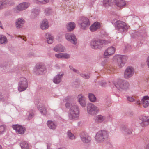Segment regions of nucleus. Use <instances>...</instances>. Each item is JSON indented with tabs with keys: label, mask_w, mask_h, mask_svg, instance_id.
Returning <instances> with one entry per match:
<instances>
[{
	"label": "nucleus",
	"mask_w": 149,
	"mask_h": 149,
	"mask_svg": "<svg viewBox=\"0 0 149 149\" xmlns=\"http://www.w3.org/2000/svg\"><path fill=\"white\" fill-rule=\"evenodd\" d=\"M65 37V38L71 43L75 45L77 43V39L74 34L71 33H66Z\"/></svg>",
	"instance_id": "4468645a"
},
{
	"label": "nucleus",
	"mask_w": 149,
	"mask_h": 149,
	"mask_svg": "<svg viewBox=\"0 0 149 149\" xmlns=\"http://www.w3.org/2000/svg\"><path fill=\"white\" fill-rule=\"evenodd\" d=\"M137 104H140V103L139 102L137 101Z\"/></svg>",
	"instance_id": "0e129e2a"
},
{
	"label": "nucleus",
	"mask_w": 149,
	"mask_h": 149,
	"mask_svg": "<svg viewBox=\"0 0 149 149\" xmlns=\"http://www.w3.org/2000/svg\"><path fill=\"white\" fill-rule=\"evenodd\" d=\"M0 149H2V146L0 145Z\"/></svg>",
	"instance_id": "e2e57ef3"
},
{
	"label": "nucleus",
	"mask_w": 149,
	"mask_h": 149,
	"mask_svg": "<svg viewBox=\"0 0 149 149\" xmlns=\"http://www.w3.org/2000/svg\"><path fill=\"white\" fill-rule=\"evenodd\" d=\"M80 136L82 142L86 143L90 142L91 138L88 134L84 132H82L80 134Z\"/></svg>",
	"instance_id": "ddd939ff"
},
{
	"label": "nucleus",
	"mask_w": 149,
	"mask_h": 149,
	"mask_svg": "<svg viewBox=\"0 0 149 149\" xmlns=\"http://www.w3.org/2000/svg\"><path fill=\"white\" fill-rule=\"evenodd\" d=\"M6 130L5 126L1 125L0 126V134H2Z\"/></svg>",
	"instance_id": "ea45409f"
},
{
	"label": "nucleus",
	"mask_w": 149,
	"mask_h": 149,
	"mask_svg": "<svg viewBox=\"0 0 149 149\" xmlns=\"http://www.w3.org/2000/svg\"><path fill=\"white\" fill-rule=\"evenodd\" d=\"M146 36V33L144 32H136L133 34V35H132V36L134 38H137L139 37L140 38H142V39H145Z\"/></svg>",
	"instance_id": "a211bd4d"
},
{
	"label": "nucleus",
	"mask_w": 149,
	"mask_h": 149,
	"mask_svg": "<svg viewBox=\"0 0 149 149\" xmlns=\"http://www.w3.org/2000/svg\"><path fill=\"white\" fill-rule=\"evenodd\" d=\"M139 123L143 127H145L149 125V116H141L139 118Z\"/></svg>",
	"instance_id": "f8f14e48"
},
{
	"label": "nucleus",
	"mask_w": 149,
	"mask_h": 149,
	"mask_svg": "<svg viewBox=\"0 0 149 149\" xmlns=\"http://www.w3.org/2000/svg\"><path fill=\"white\" fill-rule=\"evenodd\" d=\"M45 12L46 13V15H48L51 12V10H49L48 9H46L45 10Z\"/></svg>",
	"instance_id": "8fccbe9b"
},
{
	"label": "nucleus",
	"mask_w": 149,
	"mask_h": 149,
	"mask_svg": "<svg viewBox=\"0 0 149 149\" xmlns=\"http://www.w3.org/2000/svg\"><path fill=\"white\" fill-rule=\"evenodd\" d=\"M3 8H6L9 6H12L14 5V2L9 1H2Z\"/></svg>",
	"instance_id": "c85d7f7f"
},
{
	"label": "nucleus",
	"mask_w": 149,
	"mask_h": 149,
	"mask_svg": "<svg viewBox=\"0 0 149 149\" xmlns=\"http://www.w3.org/2000/svg\"><path fill=\"white\" fill-rule=\"evenodd\" d=\"M80 75L81 77L85 79H88L90 78V73L88 74H81Z\"/></svg>",
	"instance_id": "a19ab883"
},
{
	"label": "nucleus",
	"mask_w": 149,
	"mask_h": 149,
	"mask_svg": "<svg viewBox=\"0 0 149 149\" xmlns=\"http://www.w3.org/2000/svg\"><path fill=\"white\" fill-rule=\"evenodd\" d=\"M33 1L35 3L38 4L39 3L45 4L49 2V0H33Z\"/></svg>",
	"instance_id": "58836bf2"
},
{
	"label": "nucleus",
	"mask_w": 149,
	"mask_h": 149,
	"mask_svg": "<svg viewBox=\"0 0 149 149\" xmlns=\"http://www.w3.org/2000/svg\"><path fill=\"white\" fill-rule=\"evenodd\" d=\"M56 57L58 58H62V53L56 54L55 55Z\"/></svg>",
	"instance_id": "de8ad7c7"
},
{
	"label": "nucleus",
	"mask_w": 149,
	"mask_h": 149,
	"mask_svg": "<svg viewBox=\"0 0 149 149\" xmlns=\"http://www.w3.org/2000/svg\"><path fill=\"white\" fill-rule=\"evenodd\" d=\"M115 48L113 47H111L108 48L106 50L104 53V57L105 58L108 57L109 56H110L115 53Z\"/></svg>",
	"instance_id": "dca6fc26"
},
{
	"label": "nucleus",
	"mask_w": 149,
	"mask_h": 149,
	"mask_svg": "<svg viewBox=\"0 0 149 149\" xmlns=\"http://www.w3.org/2000/svg\"><path fill=\"white\" fill-rule=\"evenodd\" d=\"M20 145L22 149H29V146L28 143L25 141H22Z\"/></svg>",
	"instance_id": "c9c22d12"
},
{
	"label": "nucleus",
	"mask_w": 149,
	"mask_h": 149,
	"mask_svg": "<svg viewBox=\"0 0 149 149\" xmlns=\"http://www.w3.org/2000/svg\"><path fill=\"white\" fill-rule=\"evenodd\" d=\"M141 102L144 107H148L149 106V97L147 96H144L141 99Z\"/></svg>",
	"instance_id": "5701e85b"
},
{
	"label": "nucleus",
	"mask_w": 149,
	"mask_h": 149,
	"mask_svg": "<svg viewBox=\"0 0 149 149\" xmlns=\"http://www.w3.org/2000/svg\"><path fill=\"white\" fill-rule=\"evenodd\" d=\"M25 38H23V40L25 41H26V40H25Z\"/></svg>",
	"instance_id": "680f3d73"
},
{
	"label": "nucleus",
	"mask_w": 149,
	"mask_h": 149,
	"mask_svg": "<svg viewBox=\"0 0 149 149\" xmlns=\"http://www.w3.org/2000/svg\"><path fill=\"white\" fill-rule=\"evenodd\" d=\"M116 29L121 33L127 31L128 28V26L123 22L120 20L117 21L115 23Z\"/></svg>",
	"instance_id": "39448f33"
},
{
	"label": "nucleus",
	"mask_w": 149,
	"mask_h": 149,
	"mask_svg": "<svg viewBox=\"0 0 149 149\" xmlns=\"http://www.w3.org/2000/svg\"><path fill=\"white\" fill-rule=\"evenodd\" d=\"M48 22L46 19H44L42 22L40 27L42 30H45L48 28L49 27Z\"/></svg>",
	"instance_id": "cd10ccee"
},
{
	"label": "nucleus",
	"mask_w": 149,
	"mask_h": 149,
	"mask_svg": "<svg viewBox=\"0 0 149 149\" xmlns=\"http://www.w3.org/2000/svg\"><path fill=\"white\" fill-rule=\"evenodd\" d=\"M62 58L68 59L70 57V55L68 54L64 53H62Z\"/></svg>",
	"instance_id": "37998d69"
},
{
	"label": "nucleus",
	"mask_w": 149,
	"mask_h": 149,
	"mask_svg": "<svg viewBox=\"0 0 149 149\" xmlns=\"http://www.w3.org/2000/svg\"><path fill=\"white\" fill-rule=\"evenodd\" d=\"M78 98V101L80 105L83 107H85L86 103L85 97L81 95H79Z\"/></svg>",
	"instance_id": "aec40b11"
},
{
	"label": "nucleus",
	"mask_w": 149,
	"mask_h": 149,
	"mask_svg": "<svg viewBox=\"0 0 149 149\" xmlns=\"http://www.w3.org/2000/svg\"><path fill=\"white\" fill-rule=\"evenodd\" d=\"M75 24L73 22H71L67 25V28L68 31H72L75 28Z\"/></svg>",
	"instance_id": "7c9ffc66"
},
{
	"label": "nucleus",
	"mask_w": 149,
	"mask_h": 149,
	"mask_svg": "<svg viewBox=\"0 0 149 149\" xmlns=\"http://www.w3.org/2000/svg\"><path fill=\"white\" fill-rule=\"evenodd\" d=\"M64 49L65 47L61 44L57 45L54 48V50L58 52H64Z\"/></svg>",
	"instance_id": "bb28decb"
},
{
	"label": "nucleus",
	"mask_w": 149,
	"mask_h": 149,
	"mask_svg": "<svg viewBox=\"0 0 149 149\" xmlns=\"http://www.w3.org/2000/svg\"><path fill=\"white\" fill-rule=\"evenodd\" d=\"M106 43L104 40L99 39H93L90 43L91 47L94 49H100L103 46V45Z\"/></svg>",
	"instance_id": "f03ea898"
},
{
	"label": "nucleus",
	"mask_w": 149,
	"mask_h": 149,
	"mask_svg": "<svg viewBox=\"0 0 149 149\" xmlns=\"http://www.w3.org/2000/svg\"><path fill=\"white\" fill-rule=\"evenodd\" d=\"M0 135H1V134H0Z\"/></svg>",
	"instance_id": "69168bd1"
},
{
	"label": "nucleus",
	"mask_w": 149,
	"mask_h": 149,
	"mask_svg": "<svg viewBox=\"0 0 149 149\" xmlns=\"http://www.w3.org/2000/svg\"><path fill=\"white\" fill-rule=\"evenodd\" d=\"M114 1L116 5L120 7L124 6L126 4L124 0H114Z\"/></svg>",
	"instance_id": "2f4dec72"
},
{
	"label": "nucleus",
	"mask_w": 149,
	"mask_h": 149,
	"mask_svg": "<svg viewBox=\"0 0 149 149\" xmlns=\"http://www.w3.org/2000/svg\"><path fill=\"white\" fill-rule=\"evenodd\" d=\"M69 67L70 70H72L73 72H75L77 73H79L80 72L79 71L74 68L72 66L70 65Z\"/></svg>",
	"instance_id": "c03bdc74"
},
{
	"label": "nucleus",
	"mask_w": 149,
	"mask_h": 149,
	"mask_svg": "<svg viewBox=\"0 0 149 149\" xmlns=\"http://www.w3.org/2000/svg\"><path fill=\"white\" fill-rule=\"evenodd\" d=\"M46 70L45 65L41 63H37L35 66L34 71L37 75H42L44 74Z\"/></svg>",
	"instance_id": "9d476101"
},
{
	"label": "nucleus",
	"mask_w": 149,
	"mask_h": 149,
	"mask_svg": "<svg viewBox=\"0 0 149 149\" xmlns=\"http://www.w3.org/2000/svg\"><path fill=\"white\" fill-rule=\"evenodd\" d=\"M118 89L126 90L129 89L130 84L129 82L125 80H120L115 85Z\"/></svg>",
	"instance_id": "0eeeda50"
},
{
	"label": "nucleus",
	"mask_w": 149,
	"mask_h": 149,
	"mask_svg": "<svg viewBox=\"0 0 149 149\" xmlns=\"http://www.w3.org/2000/svg\"><path fill=\"white\" fill-rule=\"evenodd\" d=\"M2 26L1 24V22H0V27L2 28Z\"/></svg>",
	"instance_id": "052dcab7"
},
{
	"label": "nucleus",
	"mask_w": 149,
	"mask_h": 149,
	"mask_svg": "<svg viewBox=\"0 0 149 149\" xmlns=\"http://www.w3.org/2000/svg\"><path fill=\"white\" fill-rule=\"evenodd\" d=\"M47 124L48 127L52 130L56 129L57 125V124L56 122L50 120L47 121Z\"/></svg>",
	"instance_id": "412c9836"
},
{
	"label": "nucleus",
	"mask_w": 149,
	"mask_h": 149,
	"mask_svg": "<svg viewBox=\"0 0 149 149\" xmlns=\"http://www.w3.org/2000/svg\"><path fill=\"white\" fill-rule=\"evenodd\" d=\"M123 130L124 131V133L126 135H130L132 133V130L129 128L125 127Z\"/></svg>",
	"instance_id": "e433bc0d"
},
{
	"label": "nucleus",
	"mask_w": 149,
	"mask_h": 149,
	"mask_svg": "<svg viewBox=\"0 0 149 149\" xmlns=\"http://www.w3.org/2000/svg\"><path fill=\"white\" fill-rule=\"evenodd\" d=\"M40 11L38 9H33L32 11L31 15V17L32 18H35L36 17L39 13Z\"/></svg>",
	"instance_id": "473e14b6"
},
{
	"label": "nucleus",
	"mask_w": 149,
	"mask_h": 149,
	"mask_svg": "<svg viewBox=\"0 0 149 149\" xmlns=\"http://www.w3.org/2000/svg\"><path fill=\"white\" fill-rule=\"evenodd\" d=\"M78 23L81 26V28L83 29H85L90 24L88 19L85 17H80L78 21Z\"/></svg>",
	"instance_id": "6e6552de"
},
{
	"label": "nucleus",
	"mask_w": 149,
	"mask_h": 149,
	"mask_svg": "<svg viewBox=\"0 0 149 149\" xmlns=\"http://www.w3.org/2000/svg\"><path fill=\"white\" fill-rule=\"evenodd\" d=\"M65 106L67 108L70 109L69 115L70 119H74L79 116V109L77 105L67 102L65 104Z\"/></svg>",
	"instance_id": "f257e3e1"
},
{
	"label": "nucleus",
	"mask_w": 149,
	"mask_h": 149,
	"mask_svg": "<svg viewBox=\"0 0 149 149\" xmlns=\"http://www.w3.org/2000/svg\"><path fill=\"white\" fill-rule=\"evenodd\" d=\"M88 97L90 101L94 102L96 100V98L95 95L92 93H89L88 94Z\"/></svg>",
	"instance_id": "72a5a7b5"
},
{
	"label": "nucleus",
	"mask_w": 149,
	"mask_h": 149,
	"mask_svg": "<svg viewBox=\"0 0 149 149\" xmlns=\"http://www.w3.org/2000/svg\"><path fill=\"white\" fill-rule=\"evenodd\" d=\"M29 57H31L32 56H34V54L33 53H29L28 55Z\"/></svg>",
	"instance_id": "603ef678"
},
{
	"label": "nucleus",
	"mask_w": 149,
	"mask_h": 149,
	"mask_svg": "<svg viewBox=\"0 0 149 149\" xmlns=\"http://www.w3.org/2000/svg\"><path fill=\"white\" fill-rule=\"evenodd\" d=\"M99 85L102 87H105L106 85V83L104 81H102L98 82Z\"/></svg>",
	"instance_id": "a18cd8bd"
},
{
	"label": "nucleus",
	"mask_w": 149,
	"mask_h": 149,
	"mask_svg": "<svg viewBox=\"0 0 149 149\" xmlns=\"http://www.w3.org/2000/svg\"><path fill=\"white\" fill-rule=\"evenodd\" d=\"M28 87V82L27 79L24 77H21L19 79L18 83V90L22 92L25 90Z\"/></svg>",
	"instance_id": "423d86ee"
},
{
	"label": "nucleus",
	"mask_w": 149,
	"mask_h": 149,
	"mask_svg": "<svg viewBox=\"0 0 149 149\" xmlns=\"http://www.w3.org/2000/svg\"><path fill=\"white\" fill-rule=\"evenodd\" d=\"M58 149H66L64 148H58Z\"/></svg>",
	"instance_id": "bf43d9fd"
},
{
	"label": "nucleus",
	"mask_w": 149,
	"mask_h": 149,
	"mask_svg": "<svg viewBox=\"0 0 149 149\" xmlns=\"http://www.w3.org/2000/svg\"><path fill=\"white\" fill-rule=\"evenodd\" d=\"M100 26V25L99 22H95L90 26V30L91 31L94 32L99 29Z\"/></svg>",
	"instance_id": "4be33fe9"
},
{
	"label": "nucleus",
	"mask_w": 149,
	"mask_h": 149,
	"mask_svg": "<svg viewBox=\"0 0 149 149\" xmlns=\"http://www.w3.org/2000/svg\"><path fill=\"white\" fill-rule=\"evenodd\" d=\"M134 69L133 68L130 66L128 67L124 72V78L128 79L131 77L134 74Z\"/></svg>",
	"instance_id": "9b49d317"
},
{
	"label": "nucleus",
	"mask_w": 149,
	"mask_h": 149,
	"mask_svg": "<svg viewBox=\"0 0 149 149\" xmlns=\"http://www.w3.org/2000/svg\"><path fill=\"white\" fill-rule=\"evenodd\" d=\"M47 149H50V146H49V145L48 144H47Z\"/></svg>",
	"instance_id": "4d7b16f0"
},
{
	"label": "nucleus",
	"mask_w": 149,
	"mask_h": 149,
	"mask_svg": "<svg viewBox=\"0 0 149 149\" xmlns=\"http://www.w3.org/2000/svg\"><path fill=\"white\" fill-rule=\"evenodd\" d=\"M103 3L105 7L110 5L109 0H103Z\"/></svg>",
	"instance_id": "79ce46f5"
},
{
	"label": "nucleus",
	"mask_w": 149,
	"mask_h": 149,
	"mask_svg": "<svg viewBox=\"0 0 149 149\" xmlns=\"http://www.w3.org/2000/svg\"><path fill=\"white\" fill-rule=\"evenodd\" d=\"M29 3L24 2L19 4L16 7L17 9L19 11H22L26 9L29 6Z\"/></svg>",
	"instance_id": "f3484780"
},
{
	"label": "nucleus",
	"mask_w": 149,
	"mask_h": 149,
	"mask_svg": "<svg viewBox=\"0 0 149 149\" xmlns=\"http://www.w3.org/2000/svg\"><path fill=\"white\" fill-rule=\"evenodd\" d=\"M128 100L131 102H132L135 101L134 99L132 97H127Z\"/></svg>",
	"instance_id": "49530a36"
},
{
	"label": "nucleus",
	"mask_w": 149,
	"mask_h": 149,
	"mask_svg": "<svg viewBox=\"0 0 149 149\" xmlns=\"http://www.w3.org/2000/svg\"><path fill=\"white\" fill-rule=\"evenodd\" d=\"M108 138V133L105 130H101L96 134L95 140L98 142L101 143L106 140Z\"/></svg>",
	"instance_id": "7ed1b4c3"
},
{
	"label": "nucleus",
	"mask_w": 149,
	"mask_h": 149,
	"mask_svg": "<svg viewBox=\"0 0 149 149\" xmlns=\"http://www.w3.org/2000/svg\"><path fill=\"white\" fill-rule=\"evenodd\" d=\"M45 37L48 44H51L52 43L54 38L49 33L46 34Z\"/></svg>",
	"instance_id": "c756f323"
},
{
	"label": "nucleus",
	"mask_w": 149,
	"mask_h": 149,
	"mask_svg": "<svg viewBox=\"0 0 149 149\" xmlns=\"http://www.w3.org/2000/svg\"><path fill=\"white\" fill-rule=\"evenodd\" d=\"M34 116L33 114V113H30L29 116V119H31Z\"/></svg>",
	"instance_id": "3c124183"
},
{
	"label": "nucleus",
	"mask_w": 149,
	"mask_h": 149,
	"mask_svg": "<svg viewBox=\"0 0 149 149\" xmlns=\"http://www.w3.org/2000/svg\"><path fill=\"white\" fill-rule=\"evenodd\" d=\"M38 109L42 114L45 115L47 114L46 109L45 106L43 105H39L37 106Z\"/></svg>",
	"instance_id": "393cba45"
},
{
	"label": "nucleus",
	"mask_w": 149,
	"mask_h": 149,
	"mask_svg": "<svg viewBox=\"0 0 149 149\" xmlns=\"http://www.w3.org/2000/svg\"><path fill=\"white\" fill-rule=\"evenodd\" d=\"M114 60L117 62L120 68L123 66L127 59V57L125 55H117L113 57Z\"/></svg>",
	"instance_id": "20e7f679"
},
{
	"label": "nucleus",
	"mask_w": 149,
	"mask_h": 149,
	"mask_svg": "<svg viewBox=\"0 0 149 149\" xmlns=\"http://www.w3.org/2000/svg\"><path fill=\"white\" fill-rule=\"evenodd\" d=\"M25 23V20L22 18L18 19L16 22V26L17 28H20L23 26Z\"/></svg>",
	"instance_id": "6ab92c4d"
},
{
	"label": "nucleus",
	"mask_w": 149,
	"mask_h": 149,
	"mask_svg": "<svg viewBox=\"0 0 149 149\" xmlns=\"http://www.w3.org/2000/svg\"><path fill=\"white\" fill-rule=\"evenodd\" d=\"M3 4L2 1H0V9H3Z\"/></svg>",
	"instance_id": "864d4df0"
},
{
	"label": "nucleus",
	"mask_w": 149,
	"mask_h": 149,
	"mask_svg": "<svg viewBox=\"0 0 149 149\" xmlns=\"http://www.w3.org/2000/svg\"><path fill=\"white\" fill-rule=\"evenodd\" d=\"M18 37H19V38H22V36H21V35H20L18 36Z\"/></svg>",
	"instance_id": "13d9d810"
},
{
	"label": "nucleus",
	"mask_w": 149,
	"mask_h": 149,
	"mask_svg": "<svg viewBox=\"0 0 149 149\" xmlns=\"http://www.w3.org/2000/svg\"><path fill=\"white\" fill-rule=\"evenodd\" d=\"M145 148L146 149H149V143L146 145Z\"/></svg>",
	"instance_id": "6e6d98bb"
},
{
	"label": "nucleus",
	"mask_w": 149,
	"mask_h": 149,
	"mask_svg": "<svg viewBox=\"0 0 149 149\" xmlns=\"http://www.w3.org/2000/svg\"><path fill=\"white\" fill-rule=\"evenodd\" d=\"M147 65H148V67L149 68V56L147 58Z\"/></svg>",
	"instance_id": "5fc2aeb1"
},
{
	"label": "nucleus",
	"mask_w": 149,
	"mask_h": 149,
	"mask_svg": "<svg viewBox=\"0 0 149 149\" xmlns=\"http://www.w3.org/2000/svg\"><path fill=\"white\" fill-rule=\"evenodd\" d=\"M94 119L95 122L100 123L105 120V118L101 115H99L95 116Z\"/></svg>",
	"instance_id": "a878e982"
},
{
	"label": "nucleus",
	"mask_w": 149,
	"mask_h": 149,
	"mask_svg": "<svg viewBox=\"0 0 149 149\" xmlns=\"http://www.w3.org/2000/svg\"><path fill=\"white\" fill-rule=\"evenodd\" d=\"M87 111L88 113L92 115H95L99 111V108L93 104L90 103L88 104Z\"/></svg>",
	"instance_id": "1a4fd4ad"
},
{
	"label": "nucleus",
	"mask_w": 149,
	"mask_h": 149,
	"mask_svg": "<svg viewBox=\"0 0 149 149\" xmlns=\"http://www.w3.org/2000/svg\"><path fill=\"white\" fill-rule=\"evenodd\" d=\"M67 135L69 138L71 140H73L75 139V136L71 132L70 130H68L67 132Z\"/></svg>",
	"instance_id": "4c0bfd02"
},
{
	"label": "nucleus",
	"mask_w": 149,
	"mask_h": 149,
	"mask_svg": "<svg viewBox=\"0 0 149 149\" xmlns=\"http://www.w3.org/2000/svg\"><path fill=\"white\" fill-rule=\"evenodd\" d=\"M12 128L16 130L17 132H18V133L21 134H23L25 131V127L17 124L13 125L12 126Z\"/></svg>",
	"instance_id": "2eb2a0df"
},
{
	"label": "nucleus",
	"mask_w": 149,
	"mask_h": 149,
	"mask_svg": "<svg viewBox=\"0 0 149 149\" xmlns=\"http://www.w3.org/2000/svg\"><path fill=\"white\" fill-rule=\"evenodd\" d=\"M63 74V73H62L56 75L53 79L54 82L56 84H58L61 81V79Z\"/></svg>",
	"instance_id": "b1692460"
},
{
	"label": "nucleus",
	"mask_w": 149,
	"mask_h": 149,
	"mask_svg": "<svg viewBox=\"0 0 149 149\" xmlns=\"http://www.w3.org/2000/svg\"><path fill=\"white\" fill-rule=\"evenodd\" d=\"M8 42L6 37L2 35H0V43L5 44Z\"/></svg>",
	"instance_id": "f704fd0d"
},
{
	"label": "nucleus",
	"mask_w": 149,
	"mask_h": 149,
	"mask_svg": "<svg viewBox=\"0 0 149 149\" xmlns=\"http://www.w3.org/2000/svg\"><path fill=\"white\" fill-rule=\"evenodd\" d=\"M108 69V70H109V71H110L111 72H112L113 71L114 68H113L112 66H107Z\"/></svg>",
	"instance_id": "09e8293b"
}]
</instances>
